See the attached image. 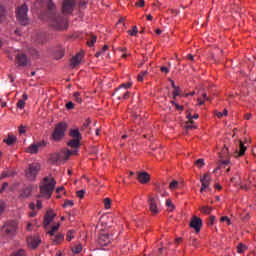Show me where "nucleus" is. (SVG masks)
<instances>
[{
	"label": "nucleus",
	"instance_id": "obj_1",
	"mask_svg": "<svg viewBox=\"0 0 256 256\" xmlns=\"http://www.w3.org/2000/svg\"><path fill=\"white\" fill-rule=\"evenodd\" d=\"M48 11H49V25L56 31H63V29H67L69 27V22L67 19L61 17L59 13H57L55 3L53 1L48 2Z\"/></svg>",
	"mask_w": 256,
	"mask_h": 256
},
{
	"label": "nucleus",
	"instance_id": "obj_2",
	"mask_svg": "<svg viewBox=\"0 0 256 256\" xmlns=\"http://www.w3.org/2000/svg\"><path fill=\"white\" fill-rule=\"evenodd\" d=\"M56 185L57 181H55V178L49 176L45 177L40 185V196L51 199Z\"/></svg>",
	"mask_w": 256,
	"mask_h": 256
},
{
	"label": "nucleus",
	"instance_id": "obj_3",
	"mask_svg": "<svg viewBox=\"0 0 256 256\" xmlns=\"http://www.w3.org/2000/svg\"><path fill=\"white\" fill-rule=\"evenodd\" d=\"M1 233L7 239H13L17 235V222L7 221L1 228Z\"/></svg>",
	"mask_w": 256,
	"mask_h": 256
},
{
	"label": "nucleus",
	"instance_id": "obj_4",
	"mask_svg": "<svg viewBox=\"0 0 256 256\" xmlns=\"http://www.w3.org/2000/svg\"><path fill=\"white\" fill-rule=\"evenodd\" d=\"M132 85L133 83L131 82L120 85V87L117 88L116 91L114 92L113 94L114 97L118 101H125V99H129L130 92H128L127 89H129Z\"/></svg>",
	"mask_w": 256,
	"mask_h": 256
},
{
	"label": "nucleus",
	"instance_id": "obj_5",
	"mask_svg": "<svg viewBox=\"0 0 256 256\" xmlns=\"http://www.w3.org/2000/svg\"><path fill=\"white\" fill-rule=\"evenodd\" d=\"M40 171H41V164L35 162L28 165V168L25 170L24 174L26 179H28V181H35Z\"/></svg>",
	"mask_w": 256,
	"mask_h": 256
},
{
	"label": "nucleus",
	"instance_id": "obj_6",
	"mask_svg": "<svg viewBox=\"0 0 256 256\" xmlns=\"http://www.w3.org/2000/svg\"><path fill=\"white\" fill-rule=\"evenodd\" d=\"M28 11L29 8H27V5L25 4L17 8L16 18L19 21L20 25H29V17L27 16Z\"/></svg>",
	"mask_w": 256,
	"mask_h": 256
},
{
	"label": "nucleus",
	"instance_id": "obj_7",
	"mask_svg": "<svg viewBox=\"0 0 256 256\" xmlns=\"http://www.w3.org/2000/svg\"><path fill=\"white\" fill-rule=\"evenodd\" d=\"M65 131H67V123L65 122L58 123L51 136L53 141H61V139L65 137Z\"/></svg>",
	"mask_w": 256,
	"mask_h": 256
},
{
	"label": "nucleus",
	"instance_id": "obj_8",
	"mask_svg": "<svg viewBox=\"0 0 256 256\" xmlns=\"http://www.w3.org/2000/svg\"><path fill=\"white\" fill-rule=\"evenodd\" d=\"M75 9V0H64L62 4L63 15H71Z\"/></svg>",
	"mask_w": 256,
	"mask_h": 256
},
{
	"label": "nucleus",
	"instance_id": "obj_9",
	"mask_svg": "<svg viewBox=\"0 0 256 256\" xmlns=\"http://www.w3.org/2000/svg\"><path fill=\"white\" fill-rule=\"evenodd\" d=\"M190 227L195 230L196 233H199L203 227V220L197 216H193L190 221Z\"/></svg>",
	"mask_w": 256,
	"mask_h": 256
},
{
	"label": "nucleus",
	"instance_id": "obj_10",
	"mask_svg": "<svg viewBox=\"0 0 256 256\" xmlns=\"http://www.w3.org/2000/svg\"><path fill=\"white\" fill-rule=\"evenodd\" d=\"M27 243L28 247H31V249H37L41 244V238L39 236H29L27 238Z\"/></svg>",
	"mask_w": 256,
	"mask_h": 256
},
{
	"label": "nucleus",
	"instance_id": "obj_11",
	"mask_svg": "<svg viewBox=\"0 0 256 256\" xmlns=\"http://www.w3.org/2000/svg\"><path fill=\"white\" fill-rule=\"evenodd\" d=\"M55 212H53V210H48L45 217H44V229H47V227H49V225H51L53 219H55Z\"/></svg>",
	"mask_w": 256,
	"mask_h": 256
},
{
	"label": "nucleus",
	"instance_id": "obj_12",
	"mask_svg": "<svg viewBox=\"0 0 256 256\" xmlns=\"http://www.w3.org/2000/svg\"><path fill=\"white\" fill-rule=\"evenodd\" d=\"M98 243L101 247H107L111 243V236L109 234L101 233L98 237Z\"/></svg>",
	"mask_w": 256,
	"mask_h": 256
},
{
	"label": "nucleus",
	"instance_id": "obj_13",
	"mask_svg": "<svg viewBox=\"0 0 256 256\" xmlns=\"http://www.w3.org/2000/svg\"><path fill=\"white\" fill-rule=\"evenodd\" d=\"M29 60L27 59V55L21 53L16 55V64L18 67H27V63Z\"/></svg>",
	"mask_w": 256,
	"mask_h": 256
},
{
	"label": "nucleus",
	"instance_id": "obj_14",
	"mask_svg": "<svg viewBox=\"0 0 256 256\" xmlns=\"http://www.w3.org/2000/svg\"><path fill=\"white\" fill-rule=\"evenodd\" d=\"M200 183H202L200 191L201 193H203L205 189H209V185L211 183V176H209L208 174H204V176L200 178Z\"/></svg>",
	"mask_w": 256,
	"mask_h": 256
},
{
	"label": "nucleus",
	"instance_id": "obj_15",
	"mask_svg": "<svg viewBox=\"0 0 256 256\" xmlns=\"http://www.w3.org/2000/svg\"><path fill=\"white\" fill-rule=\"evenodd\" d=\"M149 209L153 215H157L159 213V207L157 206V200L153 197H149L148 199Z\"/></svg>",
	"mask_w": 256,
	"mask_h": 256
},
{
	"label": "nucleus",
	"instance_id": "obj_16",
	"mask_svg": "<svg viewBox=\"0 0 256 256\" xmlns=\"http://www.w3.org/2000/svg\"><path fill=\"white\" fill-rule=\"evenodd\" d=\"M83 60V54L78 53L70 60V67L75 69L78 65H81V61Z\"/></svg>",
	"mask_w": 256,
	"mask_h": 256
},
{
	"label": "nucleus",
	"instance_id": "obj_17",
	"mask_svg": "<svg viewBox=\"0 0 256 256\" xmlns=\"http://www.w3.org/2000/svg\"><path fill=\"white\" fill-rule=\"evenodd\" d=\"M71 155H77V150H67L64 153H60L56 157V161H59V159L63 158L64 161H67Z\"/></svg>",
	"mask_w": 256,
	"mask_h": 256
},
{
	"label": "nucleus",
	"instance_id": "obj_18",
	"mask_svg": "<svg viewBox=\"0 0 256 256\" xmlns=\"http://www.w3.org/2000/svg\"><path fill=\"white\" fill-rule=\"evenodd\" d=\"M150 179L151 178L149 176V173L147 172H141L138 174L139 183H142V184L149 183Z\"/></svg>",
	"mask_w": 256,
	"mask_h": 256
},
{
	"label": "nucleus",
	"instance_id": "obj_19",
	"mask_svg": "<svg viewBox=\"0 0 256 256\" xmlns=\"http://www.w3.org/2000/svg\"><path fill=\"white\" fill-rule=\"evenodd\" d=\"M31 193H33V188L31 186H26L22 189V193L20 194V197H23V198L31 197Z\"/></svg>",
	"mask_w": 256,
	"mask_h": 256
},
{
	"label": "nucleus",
	"instance_id": "obj_20",
	"mask_svg": "<svg viewBox=\"0 0 256 256\" xmlns=\"http://www.w3.org/2000/svg\"><path fill=\"white\" fill-rule=\"evenodd\" d=\"M26 153H30V155H37L39 153V148H37L36 144H31L27 149Z\"/></svg>",
	"mask_w": 256,
	"mask_h": 256
},
{
	"label": "nucleus",
	"instance_id": "obj_21",
	"mask_svg": "<svg viewBox=\"0 0 256 256\" xmlns=\"http://www.w3.org/2000/svg\"><path fill=\"white\" fill-rule=\"evenodd\" d=\"M15 175H17V172L11 171V170H6V171L2 172V174L0 176V181H1V179H7V177H15Z\"/></svg>",
	"mask_w": 256,
	"mask_h": 256
},
{
	"label": "nucleus",
	"instance_id": "obj_22",
	"mask_svg": "<svg viewBox=\"0 0 256 256\" xmlns=\"http://www.w3.org/2000/svg\"><path fill=\"white\" fill-rule=\"evenodd\" d=\"M70 137H72L73 139H78L80 141L82 139L81 132H79V129L70 130Z\"/></svg>",
	"mask_w": 256,
	"mask_h": 256
},
{
	"label": "nucleus",
	"instance_id": "obj_23",
	"mask_svg": "<svg viewBox=\"0 0 256 256\" xmlns=\"http://www.w3.org/2000/svg\"><path fill=\"white\" fill-rule=\"evenodd\" d=\"M23 99H20L17 103L18 109H25V101L29 98L26 93L23 94Z\"/></svg>",
	"mask_w": 256,
	"mask_h": 256
},
{
	"label": "nucleus",
	"instance_id": "obj_24",
	"mask_svg": "<svg viewBox=\"0 0 256 256\" xmlns=\"http://www.w3.org/2000/svg\"><path fill=\"white\" fill-rule=\"evenodd\" d=\"M81 146V140L79 139H72L68 142V147H73L74 149H77V147Z\"/></svg>",
	"mask_w": 256,
	"mask_h": 256
},
{
	"label": "nucleus",
	"instance_id": "obj_25",
	"mask_svg": "<svg viewBox=\"0 0 256 256\" xmlns=\"http://www.w3.org/2000/svg\"><path fill=\"white\" fill-rule=\"evenodd\" d=\"M229 163H231V161L229 159H226V160H220V165L218 168H216L214 170V173H217V171H219V169H223L227 167V165H229Z\"/></svg>",
	"mask_w": 256,
	"mask_h": 256
},
{
	"label": "nucleus",
	"instance_id": "obj_26",
	"mask_svg": "<svg viewBox=\"0 0 256 256\" xmlns=\"http://www.w3.org/2000/svg\"><path fill=\"white\" fill-rule=\"evenodd\" d=\"M245 151H247V147L240 141V150L239 152H236V157H242V155H245Z\"/></svg>",
	"mask_w": 256,
	"mask_h": 256
},
{
	"label": "nucleus",
	"instance_id": "obj_27",
	"mask_svg": "<svg viewBox=\"0 0 256 256\" xmlns=\"http://www.w3.org/2000/svg\"><path fill=\"white\" fill-rule=\"evenodd\" d=\"M63 239H65V236H63V234H58L53 239V244L54 245H59V243H61V241H63Z\"/></svg>",
	"mask_w": 256,
	"mask_h": 256
},
{
	"label": "nucleus",
	"instance_id": "obj_28",
	"mask_svg": "<svg viewBox=\"0 0 256 256\" xmlns=\"http://www.w3.org/2000/svg\"><path fill=\"white\" fill-rule=\"evenodd\" d=\"M247 251V245L239 243L237 246V253L242 254Z\"/></svg>",
	"mask_w": 256,
	"mask_h": 256
},
{
	"label": "nucleus",
	"instance_id": "obj_29",
	"mask_svg": "<svg viewBox=\"0 0 256 256\" xmlns=\"http://www.w3.org/2000/svg\"><path fill=\"white\" fill-rule=\"evenodd\" d=\"M17 141V138L15 136L9 135L7 139H4V143L7 145H13Z\"/></svg>",
	"mask_w": 256,
	"mask_h": 256
},
{
	"label": "nucleus",
	"instance_id": "obj_30",
	"mask_svg": "<svg viewBox=\"0 0 256 256\" xmlns=\"http://www.w3.org/2000/svg\"><path fill=\"white\" fill-rule=\"evenodd\" d=\"M194 164L196 165V167H198V169H203V167H205V159L200 158L196 160Z\"/></svg>",
	"mask_w": 256,
	"mask_h": 256
},
{
	"label": "nucleus",
	"instance_id": "obj_31",
	"mask_svg": "<svg viewBox=\"0 0 256 256\" xmlns=\"http://www.w3.org/2000/svg\"><path fill=\"white\" fill-rule=\"evenodd\" d=\"M212 210L213 209L211 207H209V206H202L200 208L201 213H204V215H211V211Z\"/></svg>",
	"mask_w": 256,
	"mask_h": 256
},
{
	"label": "nucleus",
	"instance_id": "obj_32",
	"mask_svg": "<svg viewBox=\"0 0 256 256\" xmlns=\"http://www.w3.org/2000/svg\"><path fill=\"white\" fill-rule=\"evenodd\" d=\"M81 251H83V245L81 244H77L72 248V253L79 254Z\"/></svg>",
	"mask_w": 256,
	"mask_h": 256
},
{
	"label": "nucleus",
	"instance_id": "obj_33",
	"mask_svg": "<svg viewBox=\"0 0 256 256\" xmlns=\"http://www.w3.org/2000/svg\"><path fill=\"white\" fill-rule=\"evenodd\" d=\"M73 97L76 103H79V104L83 103V98H81V93L75 92Z\"/></svg>",
	"mask_w": 256,
	"mask_h": 256
},
{
	"label": "nucleus",
	"instance_id": "obj_34",
	"mask_svg": "<svg viewBox=\"0 0 256 256\" xmlns=\"http://www.w3.org/2000/svg\"><path fill=\"white\" fill-rule=\"evenodd\" d=\"M178 187H179V182L177 180H173L169 184V189H171V191H175V189H178Z\"/></svg>",
	"mask_w": 256,
	"mask_h": 256
},
{
	"label": "nucleus",
	"instance_id": "obj_35",
	"mask_svg": "<svg viewBox=\"0 0 256 256\" xmlns=\"http://www.w3.org/2000/svg\"><path fill=\"white\" fill-rule=\"evenodd\" d=\"M166 207H168V211L175 210V205H173V202L171 201V199L166 200Z\"/></svg>",
	"mask_w": 256,
	"mask_h": 256
},
{
	"label": "nucleus",
	"instance_id": "obj_36",
	"mask_svg": "<svg viewBox=\"0 0 256 256\" xmlns=\"http://www.w3.org/2000/svg\"><path fill=\"white\" fill-rule=\"evenodd\" d=\"M173 99H177V97H179V95H181V88H179V86H177L176 88H174L173 91Z\"/></svg>",
	"mask_w": 256,
	"mask_h": 256
},
{
	"label": "nucleus",
	"instance_id": "obj_37",
	"mask_svg": "<svg viewBox=\"0 0 256 256\" xmlns=\"http://www.w3.org/2000/svg\"><path fill=\"white\" fill-rule=\"evenodd\" d=\"M60 227V224H57L55 226L52 227V229L50 231H48V234L53 237V235H55V231H58Z\"/></svg>",
	"mask_w": 256,
	"mask_h": 256
},
{
	"label": "nucleus",
	"instance_id": "obj_38",
	"mask_svg": "<svg viewBox=\"0 0 256 256\" xmlns=\"http://www.w3.org/2000/svg\"><path fill=\"white\" fill-rule=\"evenodd\" d=\"M129 35H131V37H135L137 35V33H139V29L137 28V26H134L132 28V30L128 31Z\"/></svg>",
	"mask_w": 256,
	"mask_h": 256
},
{
	"label": "nucleus",
	"instance_id": "obj_39",
	"mask_svg": "<svg viewBox=\"0 0 256 256\" xmlns=\"http://www.w3.org/2000/svg\"><path fill=\"white\" fill-rule=\"evenodd\" d=\"M103 203H104L105 209H111V199L110 198H105Z\"/></svg>",
	"mask_w": 256,
	"mask_h": 256
},
{
	"label": "nucleus",
	"instance_id": "obj_40",
	"mask_svg": "<svg viewBox=\"0 0 256 256\" xmlns=\"http://www.w3.org/2000/svg\"><path fill=\"white\" fill-rule=\"evenodd\" d=\"M95 43H97V37L96 36H91L90 41H88V46L93 47V45H95Z\"/></svg>",
	"mask_w": 256,
	"mask_h": 256
},
{
	"label": "nucleus",
	"instance_id": "obj_41",
	"mask_svg": "<svg viewBox=\"0 0 256 256\" xmlns=\"http://www.w3.org/2000/svg\"><path fill=\"white\" fill-rule=\"evenodd\" d=\"M73 205H75L73 200H66L63 204V207H73Z\"/></svg>",
	"mask_w": 256,
	"mask_h": 256
},
{
	"label": "nucleus",
	"instance_id": "obj_42",
	"mask_svg": "<svg viewBox=\"0 0 256 256\" xmlns=\"http://www.w3.org/2000/svg\"><path fill=\"white\" fill-rule=\"evenodd\" d=\"M35 145L37 146L38 150L41 149V147H46L47 146V142H45L44 140L43 141H40V142H37L35 143Z\"/></svg>",
	"mask_w": 256,
	"mask_h": 256
},
{
	"label": "nucleus",
	"instance_id": "obj_43",
	"mask_svg": "<svg viewBox=\"0 0 256 256\" xmlns=\"http://www.w3.org/2000/svg\"><path fill=\"white\" fill-rule=\"evenodd\" d=\"M220 221H221V223H225V221H226L227 225H231V220L227 216L221 217Z\"/></svg>",
	"mask_w": 256,
	"mask_h": 256
},
{
	"label": "nucleus",
	"instance_id": "obj_44",
	"mask_svg": "<svg viewBox=\"0 0 256 256\" xmlns=\"http://www.w3.org/2000/svg\"><path fill=\"white\" fill-rule=\"evenodd\" d=\"M147 70L142 71L138 74V81H143V77H145V75H147Z\"/></svg>",
	"mask_w": 256,
	"mask_h": 256
},
{
	"label": "nucleus",
	"instance_id": "obj_45",
	"mask_svg": "<svg viewBox=\"0 0 256 256\" xmlns=\"http://www.w3.org/2000/svg\"><path fill=\"white\" fill-rule=\"evenodd\" d=\"M74 238L73 236V230H70L67 234H66V240L71 241Z\"/></svg>",
	"mask_w": 256,
	"mask_h": 256
},
{
	"label": "nucleus",
	"instance_id": "obj_46",
	"mask_svg": "<svg viewBox=\"0 0 256 256\" xmlns=\"http://www.w3.org/2000/svg\"><path fill=\"white\" fill-rule=\"evenodd\" d=\"M5 211V202L0 200V215Z\"/></svg>",
	"mask_w": 256,
	"mask_h": 256
},
{
	"label": "nucleus",
	"instance_id": "obj_47",
	"mask_svg": "<svg viewBox=\"0 0 256 256\" xmlns=\"http://www.w3.org/2000/svg\"><path fill=\"white\" fill-rule=\"evenodd\" d=\"M77 197H79V199H83V197H85V190L77 191Z\"/></svg>",
	"mask_w": 256,
	"mask_h": 256
},
{
	"label": "nucleus",
	"instance_id": "obj_48",
	"mask_svg": "<svg viewBox=\"0 0 256 256\" xmlns=\"http://www.w3.org/2000/svg\"><path fill=\"white\" fill-rule=\"evenodd\" d=\"M66 109H69V110L75 109V104H73V102H68L66 104Z\"/></svg>",
	"mask_w": 256,
	"mask_h": 256
},
{
	"label": "nucleus",
	"instance_id": "obj_49",
	"mask_svg": "<svg viewBox=\"0 0 256 256\" xmlns=\"http://www.w3.org/2000/svg\"><path fill=\"white\" fill-rule=\"evenodd\" d=\"M26 129H27L26 126L21 125V126L19 127V133H20L21 135H23V133H26Z\"/></svg>",
	"mask_w": 256,
	"mask_h": 256
},
{
	"label": "nucleus",
	"instance_id": "obj_50",
	"mask_svg": "<svg viewBox=\"0 0 256 256\" xmlns=\"http://www.w3.org/2000/svg\"><path fill=\"white\" fill-rule=\"evenodd\" d=\"M136 7H145V0H139V2L136 3Z\"/></svg>",
	"mask_w": 256,
	"mask_h": 256
},
{
	"label": "nucleus",
	"instance_id": "obj_51",
	"mask_svg": "<svg viewBox=\"0 0 256 256\" xmlns=\"http://www.w3.org/2000/svg\"><path fill=\"white\" fill-rule=\"evenodd\" d=\"M186 129H196V127H195V125H193V123L187 122Z\"/></svg>",
	"mask_w": 256,
	"mask_h": 256
},
{
	"label": "nucleus",
	"instance_id": "obj_52",
	"mask_svg": "<svg viewBox=\"0 0 256 256\" xmlns=\"http://www.w3.org/2000/svg\"><path fill=\"white\" fill-rule=\"evenodd\" d=\"M200 95L202 96V99H203L204 101H209V97H207V93H205V92H200Z\"/></svg>",
	"mask_w": 256,
	"mask_h": 256
},
{
	"label": "nucleus",
	"instance_id": "obj_53",
	"mask_svg": "<svg viewBox=\"0 0 256 256\" xmlns=\"http://www.w3.org/2000/svg\"><path fill=\"white\" fill-rule=\"evenodd\" d=\"M36 207H37L38 209H43V203L41 202V200H37V202H36Z\"/></svg>",
	"mask_w": 256,
	"mask_h": 256
},
{
	"label": "nucleus",
	"instance_id": "obj_54",
	"mask_svg": "<svg viewBox=\"0 0 256 256\" xmlns=\"http://www.w3.org/2000/svg\"><path fill=\"white\" fill-rule=\"evenodd\" d=\"M215 223V216H210V220L208 222V225H214Z\"/></svg>",
	"mask_w": 256,
	"mask_h": 256
},
{
	"label": "nucleus",
	"instance_id": "obj_55",
	"mask_svg": "<svg viewBox=\"0 0 256 256\" xmlns=\"http://www.w3.org/2000/svg\"><path fill=\"white\" fill-rule=\"evenodd\" d=\"M160 71H161L162 73H169V68H167V67H165V66H162V67L160 68Z\"/></svg>",
	"mask_w": 256,
	"mask_h": 256
},
{
	"label": "nucleus",
	"instance_id": "obj_56",
	"mask_svg": "<svg viewBox=\"0 0 256 256\" xmlns=\"http://www.w3.org/2000/svg\"><path fill=\"white\" fill-rule=\"evenodd\" d=\"M187 59H189V61L195 62V56H193L192 54H188Z\"/></svg>",
	"mask_w": 256,
	"mask_h": 256
},
{
	"label": "nucleus",
	"instance_id": "obj_57",
	"mask_svg": "<svg viewBox=\"0 0 256 256\" xmlns=\"http://www.w3.org/2000/svg\"><path fill=\"white\" fill-rule=\"evenodd\" d=\"M216 117H218V119H221V117H224L223 113L216 111L215 112Z\"/></svg>",
	"mask_w": 256,
	"mask_h": 256
},
{
	"label": "nucleus",
	"instance_id": "obj_58",
	"mask_svg": "<svg viewBox=\"0 0 256 256\" xmlns=\"http://www.w3.org/2000/svg\"><path fill=\"white\" fill-rule=\"evenodd\" d=\"M61 191H65V187L60 186L56 189V193H61Z\"/></svg>",
	"mask_w": 256,
	"mask_h": 256
},
{
	"label": "nucleus",
	"instance_id": "obj_59",
	"mask_svg": "<svg viewBox=\"0 0 256 256\" xmlns=\"http://www.w3.org/2000/svg\"><path fill=\"white\" fill-rule=\"evenodd\" d=\"M7 187H9V183L4 182V183L2 184V191H5V189H7Z\"/></svg>",
	"mask_w": 256,
	"mask_h": 256
},
{
	"label": "nucleus",
	"instance_id": "obj_60",
	"mask_svg": "<svg viewBox=\"0 0 256 256\" xmlns=\"http://www.w3.org/2000/svg\"><path fill=\"white\" fill-rule=\"evenodd\" d=\"M175 107L178 111H183V106L179 105V104H175Z\"/></svg>",
	"mask_w": 256,
	"mask_h": 256
},
{
	"label": "nucleus",
	"instance_id": "obj_61",
	"mask_svg": "<svg viewBox=\"0 0 256 256\" xmlns=\"http://www.w3.org/2000/svg\"><path fill=\"white\" fill-rule=\"evenodd\" d=\"M198 105H205V100L198 98Z\"/></svg>",
	"mask_w": 256,
	"mask_h": 256
},
{
	"label": "nucleus",
	"instance_id": "obj_62",
	"mask_svg": "<svg viewBox=\"0 0 256 256\" xmlns=\"http://www.w3.org/2000/svg\"><path fill=\"white\" fill-rule=\"evenodd\" d=\"M187 119H189V122H190V123H193V115L188 114V115H187Z\"/></svg>",
	"mask_w": 256,
	"mask_h": 256
},
{
	"label": "nucleus",
	"instance_id": "obj_63",
	"mask_svg": "<svg viewBox=\"0 0 256 256\" xmlns=\"http://www.w3.org/2000/svg\"><path fill=\"white\" fill-rule=\"evenodd\" d=\"M107 49H109V46L108 45H104L101 52L102 53H105V51H107Z\"/></svg>",
	"mask_w": 256,
	"mask_h": 256
},
{
	"label": "nucleus",
	"instance_id": "obj_64",
	"mask_svg": "<svg viewBox=\"0 0 256 256\" xmlns=\"http://www.w3.org/2000/svg\"><path fill=\"white\" fill-rule=\"evenodd\" d=\"M251 117H252L251 113H248L245 115V119H247L248 121H249V119H251Z\"/></svg>",
	"mask_w": 256,
	"mask_h": 256
}]
</instances>
